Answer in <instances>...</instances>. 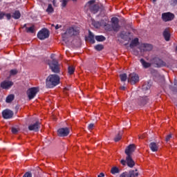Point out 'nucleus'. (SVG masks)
<instances>
[{"label":"nucleus","mask_w":177,"mask_h":177,"mask_svg":"<svg viewBox=\"0 0 177 177\" xmlns=\"http://www.w3.org/2000/svg\"><path fill=\"white\" fill-rule=\"evenodd\" d=\"M60 84V77L57 75H50L46 80V87L48 88H55Z\"/></svg>","instance_id":"obj_1"},{"label":"nucleus","mask_w":177,"mask_h":177,"mask_svg":"<svg viewBox=\"0 0 177 177\" xmlns=\"http://www.w3.org/2000/svg\"><path fill=\"white\" fill-rule=\"evenodd\" d=\"M80 32L78 28L75 26L71 27L66 30V31L62 34V41L64 42H68V38H71L74 35H77Z\"/></svg>","instance_id":"obj_2"},{"label":"nucleus","mask_w":177,"mask_h":177,"mask_svg":"<svg viewBox=\"0 0 177 177\" xmlns=\"http://www.w3.org/2000/svg\"><path fill=\"white\" fill-rule=\"evenodd\" d=\"M99 5L96 4V0H90L85 5V10H90L91 13L95 15L97 12H99Z\"/></svg>","instance_id":"obj_3"},{"label":"nucleus","mask_w":177,"mask_h":177,"mask_svg":"<svg viewBox=\"0 0 177 177\" xmlns=\"http://www.w3.org/2000/svg\"><path fill=\"white\" fill-rule=\"evenodd\" d=\"M118 23H120V19H118V18L115 17L111 18V27L113 31H120L121 26Z\"/></svg>","instance_id":"obj_4"},{"label":"nucleus","mask_w":177,"mask_h":177,"mask_svg":"<svg viewBox=\"0 0 177 177\" xmlns=\"http://www.w3.org/2000/svg\"><path fill=\"white\" fill-rule=\"evenodd\" d=\"M37 37L39 39H46V38H49V30L46 28L41 29L38 33H37Z\"/></svg>","instance_id":"obj_5"},{"label":"nucleus","mask_w":177,"mask_h":177,"mask_svg":"<svg viewBox=\"0 0 177 177\" xmlns=\"http://www.w3.org/2000/svg\"><path fill=\"white\" fill-rule=\"evenodd\" d=\"M49 66L51 68L53 73L60 72V68H59V62L57 60L53 59L52 62L49 63Z\"/></svg>","instance_id":"obj_6"},{"label":"nucleus","mask_w":177,"mask_h":177,"mask_svg":"<svg viewBox=\"0 0 177 177\" xmlns=\"http://www.w3.org/2000/svg\"><path fill=\"white\" fill-rule=\"evenodd\" d=\"M38 88L37 87H32L29 88L27 91V95L28 97V99L31 100L32 99H34L35 96L37 95V93H38Z\"/></svg>","instance_id":"obj_7"},{"label":"nucleus","mask_w":177,"mask_h":177,"mask_svg":"<svg viewBox=\"0 0 177 177\" xmlns=\"http://www.w3.org/2000/svg\"><path fill=\"white\" fill-rule=\"evenodd\" d=\"M128 82H130L131 85L136 84V82H139V75L135 73H131L128 77Z\"/></svg>","instance_id":"obj_8"},{"label":"nucleus","mask_w":177,"mask_h":177,"mask_svg":"<svg viewBox=\"0 0 177 177\" xmlns=\"http://www.w3.org/2000/svg\"><path fill=\"white\" fill-rule=\"evenodd\" d=\"M175 18V15L171 12H165L162 14V19L163 21H171Z\"/></svg>","instance_id":"obj_9"},{"label":"nucleus","mask_w":177,"mask_h":177,"mask_svg":"<svg viewBox=\"0 0 177 177\" xmlns=\"http://www.w3.org/2000/svg\"><path fill=\"white\" fill-rule=\"evenodd\" d=\"M58 136L64 138L66 136H68V133H70V129L65 127L59 129L58 131Z\"/></svg>","instance_id":"obj_10"},{"label":"nucleus","mask_w":177,"mask_h":177,"mask_svg":"<svg viewBox=\"0 0 177 177\" xmlns=\"http://www.w3.org/2000/svg\"><path fill=\"white\" fill-rule=\"evenodd\" d=\"M14 113L10 109H6L2 112V116L4 120H9L13 117Z\"/></svg>","instance_id":"obj_11"},{"label":"nucleus","mask_w":177,"mask_h":177,"mask_svg":"<svg viewBox=\"0 0 177 177\" xmlns=\"http://www.w3.org/2000/svg\"><path fill=\"white\" fill-rule=\"evenodd\" d=\"M140 52H150L153 49V46L149 44H142L139 48Z\"/></svg>","instance_id":"obj_12"},{"label":"nucleus","mask_w":177,"mask_h":177,"mask_svg":"<svg viewBox=\"0 0 177 177\" xmlns=\"http://www.w3.org/2000/svg\"><path fill=\"white\" fill-rule=\"evenodd\" d=\"M153 63L156 65L155 67H164L165 62L158 57L153 58Z\"/></svg>","instance_id":"obj_13"},{"label":"nucleus","mask_w":177,"mask_h":177,"mask_svg":"<svg viewBox=\"0 0 177 177\" xmlns=\"http://www.w3.org/2000/svg\"><path fill=\"white\" fill-rule=\"evenodd\" d=\"M136 147L135 145L131 144L127 147V148L125 149V153L127 156H131V153H133L135 151Z\"/></svg>","instance_id":"obj_14"},{"label":"nucleus","mask_w":177,"mask_h":177,"mask_svg":"<svg viewBox=\"0 0 177 177\" xmlns=\"http://www.w3.org/2000/svg\"><path fill=\"white\" fill-rule=\"evenodd\" d=\"M1 86L3 89H9V88L13 86V82L10 81H4L1 82Z\"/></svg>","instance_id":"obj_15"},{"label":"nucleus","mask_w":177,"mask_h":177,"mask_svg":"<svg viewBox=\"0 0 177 177\" xmlns=\"http://www.w3.org/2000/svg\"><path fill=\"white\" fill-rule=\"evenodd\" d=\"M39 125L40 123L39 122H37L33 124L29 125L28 129L29 131H34L35 132H38V131H39Z\"/></svg>","instance_id":"obj_16"},{"label":"nucleus","mask_w":177,"mask_h":177,"mask_svg":"<svg viewBox=\"0 0 177 177\" xmlns=\"http://www.w3.org/2000/svg\"><path fill=\"white\" fill-rule=\"evenodd\" d=\"M149 97L147 96L140 97L138 99V104L140 106H145V104H147V103H149Z\"/></svg>","instance_id":"obj_17"},{"label":"nucleus","mask_w":177,"mask_h":177,"mask_svg":"<svg viewBox=\"0 0 177 177\" xmlns=\"http://www.w3.org/2000/svg\"><path fill=\"white\" fill-rule=\"evenodd\" d=\"M126 161L128 167H129L130 168H133V167H135V161H133L132 157L127 156Z\"/></svg>","instance_id":"obj_18"},{"label":"nucleus","mask_w":177,"mask_h":177,"mask_svg":"<svg viewBox=\"0 0 177 177\" xmlns=\"http://www.w3.org/2000/svg\"><path fill=\"white\" fill-rule=\"evenodd\" d=\"M149 149H151V151L153 152L158 151V144L156 142H151L149 144Z\"/></svg>","instance_id":"obj_19"},{"label":"nucleus","mask_w":177,"mask_h":177,"mask_svg":"<svg viewBox=\"0 0 177 177\" xmlns=\"http://www.w3.org/2000/svg\"><path fill=\"white\" fill-rule=\"evenodd\" d=\"M163 37L165 41H169L171 38V33H169V30L168 29H165L163 32Z\"/></svg>","instance_id":"obj_20"},{"label":"nucleus","mask_w":177,"mask_h":177,"mask_svg":"<svg viewBox=\"0 0 177 177\" xmlns=\"http://www.w3.org/2000/svg\"><path fill=\"white\" fill-rule=\"evenodd\" d=\"M140 62L142 66L144 67V68H149V67H151V63L147 62L145 61L143 59H141Z\"/></svg>","instance_id":"obj_21"},{"label":"nucleus","mask_w":177,"mask_h":177,"mask_svg":"<svg viewBox=\"0 0 177 177\" xmlns=\"http://www.w3.org/2000/svg\"><path fill=\"white\" fill-rule=\"evenodd\" d=\"M128 175L127 177H138L139 176V173H138V169L131 170Z\"/></svg>","instance_id":"obj_22"},{"label":"nucleus","mask_w":177,"mask_h":177,"mask_svg":"<svg viewBox=\"0 0 177 177\" xmlns=\"http://www.w3.org/2000/svg\"><path fill=\"white\" fill-rule=\"evenodd\" d=\"M88 41L91 44H95V35L91 30L88 31Z\"/></svg>","instance_id":"obj_23"},{"label":"nucleus","mask_w":177,"mask_h":177,"mask_svg":"<svg viewBox=\"0 0 177 177\" xmlns=\"http://www.w3.org/2000/svg\"><path fill=\"white\" fill-rule=\"evenodd\" d=\"M15 100V95L10 94L8 96L6 97V103H12Z\"/></svg>","instance_id":"obj_24"},{"label":"nucleus","mask_w":177,"mask_h":177,"mask_svg":"<svg viewBox=\"0 0 177 177\" xmlns=\"http://www.w3.org/2000/svg\"><path fill=\"white\" fill-rule=\"evenodd\" d=\"M21 17V14L20 13V11L16 10L12 15L13 19H15V20H17L19 17Z\"/></svg>","instance_id":"obj_25"},{"label":"nucleus","mask_w":177,"mask_h":177,"mask_svg":"<svg viewBox=\"0 0 177 177\" xmlns=\"http://www.w3.org/2000/svg\"><path fill=\"white\" fill-rule=\"evenodd\" d=\"M139 44V39L135 38L133 39L130 44V48H133L134 46H136Z\"/></svg>","instance_id":"obj_26"},{"label":"nucleus","mask_w":177,"mask_h":177,"mask_svg":"<svg viewBox=\"0 0 177 177\" xmlns=\"http://www.w3.org/2000/svg\"><path fill=\"white\" fill-rule=\"evenodd\" d=\"M111 173L113 175H115V174H120V169H118L117 167H113L111 169Z\"/></svg>","instance_id":"obj_27"},{"label":"nucleus","mask_w":177,"mask_h":177,"mask_svg":"<svg viewBox=\"0 0 177 177\" xmlns=\"http://www.w3.org/2000/svg\"><path fill=\"white\" fill-rule=\"evenodd\" d=\"M122 138V132L120 131L118 135L115 136L114 138L115 142H120Z\"/></svg>","instance_id":"obj_28"},{"label":"nucleus","mask_w":177,"mask_h":177,"mask_svg":"<svg viewBox=\"0 0 177 177\" xmlns=\"http://www.w3.org/2000/svg\"><path fill=\"white\" fill-rule=\"evenodd\" d=\"M95 39L98 42H103V41H106V37H104V36H102V35L95 36Z\"/></svg>","instance_id":"obj_29"},{"label":"nucleus","mask_w":177,"mask_h":177,"mask_svg":"<svg viewBox=\"0 0 177 177\" xmlns=\"http://www.w3.org/2000/svg\"><path fill=\"white\" fill-rule=\"evenodd\" d=\"M150 88H151V85L149 83L145 84L142 86V90L144 91H149V89H150Z\"/></svg>","instance_id":"obj_30"},{"label":"nucleus","mask_w":177,"mask_h":177,"mask_svg":"<svg viewBox=\"0 0 177 177\" xmlns=\"http://www.w3.org/2000/svg\"><path fill=\"white\" fill-rule=\"evenodd\" d=\"M129 34V33H127V32H122L120 35V37L122 38V39H127Z\"/></svg>","instance_id":"obj_31"},{"label":"nucleus","mask_w":177,"mask_h":177,"mask_svg":"<svg viewBox=\"0 0 177 177\" xmlns=\"http://www.w3.org/2000/svg\"><path fill=\"white\" fill-rule=\"evenodd\" d=\"M94 48H95V50H98L99 52H100V50H103V48L104 47L102 44H97V45L95 46Z\"/></svg>","instance_id":"obj_32"},{"label":"nucleus","mask_w":177,"mask_h":177,"mask_svg":"<svg viewBox=\"0 0 177 177\" xmlns=\"http://www.w3.org/2000/svg\"><path fill=\"white\" fill-rule=\"evenodd\" d=\"M75 71V68H74V66H68V74H70L71 75L72 74H74Z\"/></svg>","instance_id":"obj_33"},{"label":"nucleus","mask_w":177,"mask_h":177,"mask_svg":"<svg viewBox=\"0 0 177 177\" xmlns=\"http://www.w3.org/2000/svg\"><path fill=\"white\" fill-rule=\"evenodd\" d=\"M46 12L48 13H53V7L52 6V4H48Z\"/></svg>","instance_id":"obj_34"},{"label":"nucleus","mask_w":177,"mask_h":177,"mask_svg":"<svg viewBox=\"0 0 177 177\" xmlns=\"http://www.w3.org/2000/svg\"><path fill=\"white\" fill-rule=\"evenodd\" d=\"M120 80L122 82H125V81H127V74L126 73H123L122 75H120Z\"/></svg>","instance_id":"obj_35"},{"label":"nucleus","mask_w":177,"mask_h":177,"mask_svg":"<svg viewBox=\"0 0 177 177\" xmlns=\"http://www.w3.org/2000/svg\"><path fill=\"white\" fill-rule=\"evenodd\" d=\"M35 29L34 26H30L29 28H26V32H31L32 34L34 33Z\"/></svg>","instance_id":"obj_36"},{"label":"nucleus","mask_w":177,"mask_h":177,"mask_svg":"<svg viewBox=\"0 0 177 177\" xmlns=\"http://www.w3.org/2000/svg\"><path fill=\"white\" fill-rule=\"evenodd\" d=\"M10 75H16L17 74V70L16 69H12L10 72Z\"/></svg>","instance_id":"obj_37"},{"label":"nucleus","mask_w":177,"mask_h":177,"mask_svg":"<svg viewBox=\"0 0 177 177\" xmlns=\"http://www.w3.org/2000/svg\"><path fill=\"white\" fill-rule=\"evenodd\" d=\"M68 2V1H67V0H62V8H66Z\"/></svg>","instance_id":"obj_38"},{"label":"nucleus","mask_w":177,"mask_h":177,"mask_svg":"<svg viewBox=\"0 0 177 177\" xmlns=\"http://www.w3.org/2000/svg\"><path fill=\"white\" fill-rule=\"evenodd\" d=\"M94 127H95V124L93 123H91L90 124H88V129L89 131H92V129H93Z\"/></svg>","instance_id":"obj_39"},{"label":"nucleus","mask_w":177,"mask_h":177,"mask_svg":"<svg viewBox=\"0 0 177 177\" xmlns=\"http://www.w3.org/2000/svg\"><path fill=\"white\" fill-rule=\"evenodd\" d=\"M5 17V12L0 11V20H2Z\"/></svg>","instance_id":"obj_40"},{"label":"nucleus","mask_w":177,"mask_h":177,"mask_svg":"<svg viewBox=\"0 0 177 177\" xmlns=\"http://www.w3.org/2000/svg\"><path fill=\"white\" fill-rule=\"evenodd\" d=\"M23 177H32V174H31V173L30 172H26Z\"/></svg>","instance_id":"obj_41"},{"label":"nucleus","mask_w":177,"mask_h":177,"mask_svg":"<svg viewBox=\"0 0 177 177\" xmlns=\"http://www.w3.org/2000/svg\"><path fill=\"white\" fill-rule=\"evenodd\" d=\"M171 5L176 6V5H177V0H171Z\"/></svg>","instance_id":"obj_42"},{"label":"nucleus","mask_w":177,"mask_h":177,"mask_svg":"<svg viewBox=\"0 0 177 177\" xmlns=\"http://www.w3.org/2000/svg\"><path fill=\"white\" fill-rule=\"evenodd\" d=\"M4 16H6V17H7L8 20H10V19H12V15H10L9 13L8 14L5 13Z\"/></svg>","instance_id":"obj_43"},{"label":"nucleus","mask_w":177,"mask_h":177,"mask_svg":"<svg viewBox=\"0 0 177 177\" xmlns=\"http://www.w3.org/2000/svg\"><path fill=\"white\" fill-rule=\"evenodd\" d=\"M172 138V135L171 134H169L168 135L167 137H166V142H169V140H171V138Z\"/></svg>","instance_id":"obj_44"},{"label":"nucleus","mask_w":177,"mask_h":177,"mask_svg":"<svg viewBox=\"0 0 177 177\" xmlns=\"http://www.w3.org/2000/svg\"><path fill=\"white\" fill-rule=\"evenodd\" d=\"M128 172H124L122 174H120V177H128Z\"/></svg>","instance_id":"obj_45"},{"label":"nucleus","mask_w":177,"mask_h":177,"mask_svg":"<svg viewBox=\"0 0 177 177\" xmlns=\"http://www.w3.org/2000/svg\"><path fill=\"white\" fill-rule=\"evenodd\" d=\"M12 133H17V132H19V130H17L16 129V127H12Z\"/></svg>","instance_id":"obj_46"},{"label":"nucleus","mask_w":177,"mask_h":177,"mask_svg":"<svg viewBox=\"0 0 177 177\" xmlns=\"http://www.w3.org/2000/svg\"><path fill=\"white\" fill-rule=\"evenodd\" d=\"M120 162H121L122 165H127V160H122L120 161Z\"/></svg>","instance_id":"obj_47"},{"label":"nucleus","mask_w":177,"mask_h":177,"mask_svg":"<svg viewBox=\"0 0 177 177\" xmlns=\"http://www.w3.org/2000/svg\"><path fill=\"white\" fill-rule=\"evenodd\" d=\"M55 27V30H59V28H62V26L59 24H57Z\"/></svg>","instance_id":"obj_48"},{"label":"nucleus","mask_w":177,"mask_h":177,"mask_svg":"<svg viewBox=\"0 0 177 177\" xmlns=\"http://www.w3.org/2000/svg\"><path fill=\"white\" fill-rule=\"evenodd\" d=\"M97 177H104V174L103 173L100 174Z\"/></svg>","instance_id":"obj_49"},{"label":"nucleus","mask_w":177,"mask_h":177,"mask_svg":"<svg viewBox=\"0 0 177 177\" xmlns=\"http://www.w3.org/2000/svg\"><path fill=\"white\" fill-rule=\"evenodd\" d=\"M120 88L122 89V91H125V86H122L120 87Z\"/></svg>","instance_id":"obj_50"},{"label":"nucleus","mask_w":177,"mask_h":177,"mask_svg":"<svg viewBox=\"0 0 177 177\" xmlns=\"http://www.w3.org/2000/svg\"><path fill=\"white\" fill-rule=\"evenodd\" d=\"M65 90H66V91H68V88H67V87L65 88Z\"/></svg>","instance_id":"obj_51"},{"label":"nucleus","mask_w":177,"mask_h":177,"mask_svg":"<svg viewBox=\"0 0 177 177\" xmlns=\"http://www.w3.org/2000/svg\"><path fill=\"white\" fill-rule=\"evenodd\" d=\"M153 2H157V0H153Z\"/></svg>","instance_id":"obj_52"},{"label":"nucleus","mask_w":177,"mask_h":177,"mask_svg":"<svg viewBox=\"0 0 177 177\" xmlns=\"http://www.w3.org/2000/svg\"><path fill=\"white\" fill-rule=\"evenodd\" d=\"M73 2H75V1H77V0H73Z\"/></svg>","instance_id":"obj_53"},{"label":"nucleus","mask_w":177,"mask_h":177,"mask_svg":"<svg viewBox=\"0 0 177 177\" xmlns=\"http://www.w3.org/2000/svg\"><path fill=\"white\" fill-rule=\"evenodd\" d=\"M55 1H53V5H55Z\"/></svg>","instance_id":"obj_54"},{"label":"nucleus","mask_w":177,"mask_h":177,"mask_svg":"<svg viewBox=\"0 0 177 177\" xmlns=\"http://www.w3.org/2000/svg\"><path fill=\"white\" fill-rule=\"evenodd\" d=\"M176 52H177V46H176Z\"/></svg>","instance_id":"obj_55"},{"label":"nucleus","mask_w":177,"mask_h":177,"mask_svg":"<svg viewBox=\"0 0 177 177\" xmlns=\"http://www.w3.org/2000/svg\"><path fill=\"white\" fill-rule=\"evenodd\" d=\"M26 26H27V24H25V25L24 26V27H26Z\"/></svg>","instance_id":"obj_56"},{"label":"nucleus","mask_w":177,"mask_h":177,"mask_svg":"<svg viewBox=\"0 0 177 177\" xmlns=\"http://www.w3.org/2000/svg\"><path fill=\"white\" fill-rule=\"evenodd\" d=\"M52 26H53V27H55V25H54V24H53V25H52Z\"/></svg>","instance_id":"obj_57"},{"label":"nucleus","mask_w":177,"mask_h":177,"mask_svg":"<svg viewBox=\"0 0 177 177\" xmlns=\"http://www.w3.org/2000/svg\"><path fill=\"white\" fill-rule=\"evenodd\" d=\"M53 56H54V55H51V57L53 58Z\"/></svg>","instance_id":"obj_58"},{"label":"nucleus","mask_w":177,"mask_h":177,"mask_svg":"<svg viewBox=\"0 0 177 177\" xmlns=\"http://www.w3.org/2000/svg\"><path fill=\"white\" fill-rule=\"evenodd\" d=\"M174 85H176V82H175Z\"/></svg>","instance_id":"obj_59"}]
</instances>
